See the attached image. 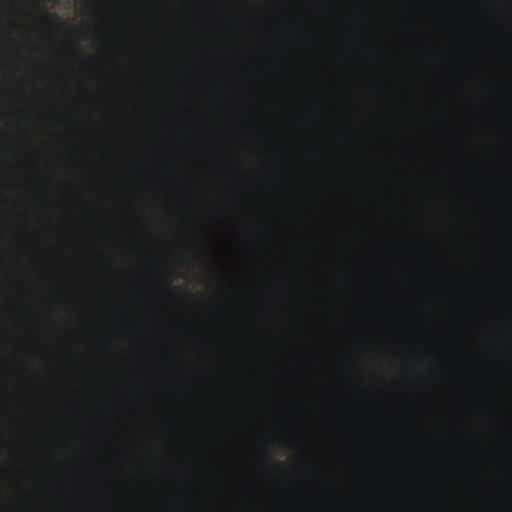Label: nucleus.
I'll return each instance as SVG.
<instances>
[{"mask_svg":"<svg viewBox=\"0 0 512 512\" xmlns=\"http://www.w3.org/2000/svg\"><path fill=\"white\" fill-rule=\"evenodd\" d=\"M45 20L53 21L54 23H59V18L57 15L52 13H45L44 15Z\"/></svg>","mask_w":512,"mask_h":512,"instance_id":"f257e3e1","label":"nucleus"}]
</instances>
